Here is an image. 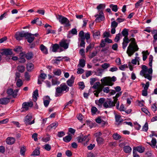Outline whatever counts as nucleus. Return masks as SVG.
<instances>
[{"instance_id": "ddd939ff", "label": "nucleus", "mask_w": 157, "mask_h": 157, "mask_svg": "<svg viewBox=\"0 0 157 157\" xmlns=\"http://www.w3.org/2000/svg\"><path fill=\"white\" fill-rule=\"evenodd\" d=\"M27 33L25 32L24 31L17 33L15 34V38L17 40H21L22 37H25Z\"/></svg>"}, {"instance_id": "b1692460", "label": "nucleus", "mask_w": 157, "mask_h": 157, "mask_svg": "<svg viewBox=\"0 0 157 157\" xmlns=\"http://www.w3.org/2000/svg\"><path fill=\"white\" fill-rule=\"evenodd\" d=\"M115 90H111L110 91V94L111 95H113L115 94L117 92V93L120 92L121 90V88L119 86H117L115 88Z\"/></svg>"}, {"instance_id": "9d476101", "label": "nucleus", "mask_w": 157, "mask_h": 157, "mask_svg": "<svg viewBox=\"0 0 157 157\" xmlns=\"http://www.w3.org/2000/svg\"><path fill=\"white\" fill-rule=\"evenodd\" d=\"M95 17H96L95 21L97 22H100L105 19L104 14L102 11L99 12V14L95 15Z\"/></svg>"}, {"instance_id": "13d9d810", "label": "nucleus", "mask_w": 157, "mask_h": 157, "mask_svg": "<svg viewBox=\"0 0 157 157\" xmlns=\"http://www.w3.org/2000/svg\"><path fill=\"white\" fill-rule=\"evenodd\" d=\"M118 23L115 21H112L111 23V28H115L117 26Z\"/></svg>"}, {"instance_id": "412c9836", "label": "nucleus", "mask_w": 157, "mask_h": 157, "mask_svg": "<svg viewBox=\"0 0 157 157\" xmlns=\"http://www.w3.org/2000/svg\"><path fill=\"white\" fill-rule=\"evenodd\" d=\"M1 53L2 55H3L6 56L11 55L13 54L12 50L10 49H4Z\"/></svg>"}, {"instance_id": "1a4fd4ad", "label": "nucleus", "mask_w": 157, "mask_h": 157, "mask_svg": "<svg viewBox=\"0 0 157 157\" xmlns=\"http://www.w3.org/2000/svg\"><path fill=\"white\" fill-rule=\"evenodd\" d=\"M103 107L106 108H111L115 106L113 101H112L110 99H108L103 104Z\"/></svg>"}, {"instance_id": "393cba45", "label": "nucleus", "mask_w": 157, "mask_h": 157, "mask_svg": "<svg viewBox=\"0 0 157 157\" xmlns=\"http://www.w3.org/2000/svg\"><path fill=\"white\" fill-rule=\"evenodd\" d=\"M10 101V99L7 98H4L0 99V104L2 105H6Z\"/></svg>"}, {"instance_id": "69168bd1", "label": "nucleus", "mask_w": 157, "mask_h": 157, "mask_svg": "<svg viewBox=\"0 0 157 157\" xmlns=\"http://www.w3.org/2000/svg\"><path fill=\"white\" fill-rule=\"evenodd\" d=\"M98 110L95 107H93L91 109L92 113L93 114H94L96 113Z\"/></svg>"}, {"instance_id": "c756f323", "label": "nucleus", "mask_w": 157, "mask_h": 157, "mask_svg": "<svg viewBox=\"0 0 157 157\" xmlns=\"http://www.w3.org/2000/svg\"><path fill=\"white\" fill-rule=\"evenodd\" d=\"M38 96V90L36 89V90L33 92V100L34 101H36L37 100V97Z\"/></svg>"}, {"instance_id": "774afa93", "label": "nucleus", "mask_w": 157, "mask_h": 157, "mask_svg": "<svg viewBox=\"0 0 157 157\" xmlns=\"http://www.w3.org/2000/svg\"><path fill=\"white\" fill-rule=\"evenodd\" d=\"M84 33L82 31H80L79 33V36L81 37V39H85Z\"/></svg>"}, {"instance_id": "bf43d9fd", "label": "nucleus", "mask_w": 157, "mask_h": 157, "mask_svg": "<svg viewBox=\"0 0 157 157\" xmlns=\"http://www.w3.org/2000/svg\"><path fill=\"white\" fill-rule=\"evenodd\" d=\"M14 51L16 52H18L21 51L22 50V47L21 46H19L16 47L13 49Z\"/></svg>"}, {"instance_id": "49530a36", "label": "nucleus", "mask_w": 157, "mask_h": 157, "mask_svg": "<svg viewBox=\"0 0 157 157\" xmlns=\"http://www.w3.org/2000/svg\"><path fill=\"white\" fill-rule=\"evenodd\" d=\"M40 154V152L39 148H37L33 151L32 154L33 155H39Z\"/></svg>"}, {"instance_id": "4be33fe9", "label": "nucleus", "mask_w": 157, "mask_h": 157, "mask_svg": "<svg viewBox=\"0 0 157 157\" xmlns=\"http://www.w3.org/2000/svg\"><path fill=\"white\" fill-rule=\"evenodd\" d=\"M131 40V39L129 40L128 38H124L123 39V42L122 43V48L124 49H125L127 46L128 43H129L130 41Z\"/></svg>"}, {"instance_id": "f03ea898", "label": "nucleus", "mask_w": 157, "mask_h": 157, "mask_svg": "<svg viewBox=\"0 0 157 157\" xmlns=\"http://www.w3.org/2000/svg\"><path fill=\"white\" fill-rule=\"evenodd\" d=\"M131 42L129 44L127 48V53L129 56H131L136 52L139 50V48L135 41V39L134 38L131 39Z\"/></svg>"}, {"instance_id": "6e6d98bb", "label": "nucleus", "mask_w": 157, "mask_h": 157, "mask_svg": "<svg viewBox=\"0 0 157 157\" xmlns=\"http://www.w3.org/2000/svg\"><path fill=\"white\" fill-rule=\"evenodd\" d=\"M110 66V64L108 63H104L101 65V67L104 69H106Z\"/></svg>"}, {"instance_id": "473e14b6", "label": "nucleus", "mask_w": 157, "mask_h": 157, "mask_svg": "<svg viewBox=\"0 0 157 157\" xmlns=\"http://www.w3.org/2000/svg\"><path fill=\"white\" fill-rule=\"evenodd\" d=\"M132 149L131 148L128 146H125L124 147V151L126 153L131 152Z\"/></svg>"}, {"instance_id": "ea45409f", "label": "nucleus", "mask_w": 157, "mask_h": 157, "mask_svg": "<svg viewBox=\"0 0 157 157\" xmlns=\"http://www.w3.org/2000/svg\"><path fill=\"white\" fill-rule=\"evenodd\" d=\"M98 53V51L97 50H95V51H93L90 54L89 56V58L90 59L93 58V57L96 56Z\"/></svg>"}, {"instance_id": "e433bc0d", "label": "nucleus", "mask_w": 157, "mask_h": 157, "mask_svg": "<svg viewBox=\"0 0 157 157\" xmlns=\"http://www.w3.org/2000/svg\"><path fill=\"white\" fill-rule=\"evenodd\" d=\"M52 85L59 84L60 83V82L58 80L57 78H52Z\"/></svg>"}, {"instance_id": "864d4df0", "label": "nucleus", "mask_w": 157, "mask_h": 157, "mask_svg": "<svg viewBox=\"0 0 157 157\" xmlns=\"http://www.w3.org/2000/svg\"><path fill=\"white\" fill-rule=\"evenodd\" d=\"M17 68L18 70L21 72H23L24 71L25 69V68L24 66L20 65L18 66Z\"/></svg>"}, {"instance_id": "39448f33", "label": "nucleus", "mask_w": 157, "mask_h": 157, "mask_svg": "<svg viewBox=\"0 0 157 157\" xmlns=\"http://www.w3.org/2000/svg\"><path fill=\"white\" fill-rule=\"evenodd\" d=\"M57 18L61 24L64 25L65 27H68L71 25L69 21L67 18L64 17L62 15H58L57 17Z\"/></svg>"}, {"instance_id": "72a5a7b5", "label": "nucleus", "mask_w": 157, "mask_h": 157, "mask_svg": "<svg viewBox=\"0 0 157 157\" xmlns=\"http://www.w3.org/2000/svg\"><path fill=\"white\" fill-rule=\"evenodd\" d=\"M23 84V81L20 79H17L16 85L18 87H21Z\"/></svg>"}, {"instance_id": "5fc2aeb1", "label": "nucleus", "mask_w": 157, "mask_h": 157, "mask_svg": "<svg viewBox=\"0 0 157 157\" xmlns=\"http://www.w3.org/2000/svg\"><path fill=\"white\" fill-rule=\"evenodd\" d=\"M105 99L101 98L99 99L98 101V105H101L102 104H104L105 102Z\"/></svg>"}, {"instance_id": "603ef678", "label": "nucleus", "mask_w": 157, "mask_h": 157, "mask_svg": "<svg viewBox=\"0 0 157 157\" xmlns=\"http://www.w3.org/2000/svg\"><path fill=\"white\" fill-rule=\"evenodd\" d=\"M142 85L143 87H144V89L147 90L149 86V83L148 82H147L146 83V84L142 83Z\"/></svg>"}, {"instance_id": "9b49d317", "label": "nucleus", "mask_w": 157, "mask_h": 157, "mask_svg": "<svg viewBox=\"0 0 157 157\" xmlns=\"http://www.w3.org/2000/svg\"><path fill=\"white\" fill-rule=\"evenodd\" d=\"M69 42L67 40H62L59 42V45L61 47L64 48V49H67L68 48Z\"/></svg>"}, {"instance_id": "5701e85b", "label": "nucleus", "mask_w": 157, "mask_h": 157, "mask_svg": "<svg viewBox=\"0 0 157 157\" xmlns=\"http://www.w3.org/2000/svg\"><path fill=\"white\" fill-rule=\"evenodd\" d=\"M75 78V77L73 76L72 75L70 79H69L67 81V83L69 86L71 87L73 86L74 83Z\"/></svg>"}, {"instance_id": "a211bd4d", "label": "nucleus", "mask_w": 157, "mask_h": 157, "mask_svg": "<svg viewBox=\"0 0 157 157\" xmlns=\"http://www.w3.org/2000/svg\"><path fill=\"white\" fill-rule=\"evenodd\" d=\"M44 104L45 107H47L51 100L49 97L48 96H44L43 98Z\"/></svg>"}, {"instance_id": "338daca9", "label": "nucleus", "mask_w": 157, "mask_h": 157, "mask_svg": "<svg viewBox=\"0 0 157 157\" xmlns=\"http://www.w3.org/2000/svg\"><path fill=\"white\" fill-rule=\"evenodd\" d=\"M26 151L25 148V147H23L21 148L20 150L21 154L24 155L25 154V151Z\"/></svg>"}, {"instance_id": "c9c22d12", "label": "nucleus", "mask_w": 157, "mask_h": 157, "mask_svg": "<svg viewBox=\"0 0 157 157\" xmlns=\"http://www.w3.org/2000/svg\"><path fill=\"white\" fill-rule=\"evenodd\" d=\"M71 139V135L70 136V135L67 136L65 137H64L63 138V141L67 143H68L69 142Z\"/></svg>"}, {"instance_id": "2eb2a0df", "label": "nucleus", "mask_w": 157, "mask_h": 157, "mask_svg": "<svg viewBox=\"0 0 157 157\" xmlns=\"http://www.w3.org/2000/svg\"><path fill=\"white\" fill-rule=\"evenodd\" d=\"M60 46L59 44H55L52 45V51L53 52H58L57 50H59V52H61L63 51V50L62 48H60Z\"/></svg>"}, {"instance_id": "a19ab883", "label": "nucleus", "mask_w": 157, "mask_h": 157, "mask_svg": "<svg viewBox=\"0 0 157 157\" xmlns=\"http://www.w3.org/2000/svg\"><path fill=\"white\" fill-rule=\"evenodd\" d=\"M113 138L116 140H119L121 138V136L117 133H114L112 136Z\"/></svg>"}, {"instance_id": "58836bf2", "label": "nucleus", "mask_w": 157, "mask_h": 157, "mask_svg": "<svg viewBox=\"0 0 157 157\" xmlns=\"http://www.w3.org/2000/svg\"><path fill=\"white\" fill-rule=\"evenodd\" d=\"M33 55L32 52L28 53L25 54V57L28 59H31L33 57Z\"/></svg>"}, {"instance_id": "4468645a", "label": "nucleus", "mask_w": 157, "mask_h": 157, "mask_svg": "<svg viewBox=\"0 0 157 157\" xmlns=\"http://www.w3.org/2000/svg\"><path fill=\"white\" fill-rule=\"evenodd\" d=\"M18 91V90H16L13 91L12 89L10 88L7 90V93L9 95H12L13 97L15 98L17 96Z\"/></svg>"}, {"instance_id": "de8ad7c7", "label": "nucleus", "mask_w": 157, "mask_h": 157, "mask_svg": "<svg viewBox=\"0 0 157 157\" xmlns=\"http://www.w3.org/2000/svg\"><path fill=\"white\" fill-rule=\"evenodd\" d=\"M105 7V5L103 4H100L97 7L98 10H99V12H100V10H104Z\"/></svg>"}, {"instance_id": "2f4dec72", "label": "nucleus", "mask_w": 157, "mask_h": 157, "mask_svg": "<svg viewBox=\"0 0 157 157\" xmlns=\"http://www.w3.org/2000/svg\"><path fill=\"white\" fill-rule=\"evenodd\" d=\"M122 34L124 38H128V30L126 29H124L122 32Z\"/></svg>"}, {"instance_id": "bb28decb", "label": "nucleus", "mask_w": 157, "mask_h": 157, "mask_svg": "<svg viewBox=\"0 0 157 157\" xmlns=\"http://www.w3.org/2000/svg\"><path fill=\"white\" fill-rule=\"evenodd\" d=\"M133 149H135V152L136 153V151H138L140 153H142L144 151V147L141 146H138L133 148Z\"/></svg>"}, {"instance_id": "7ed1b4c3", "label": "nucleus", "mask_w": 157, "mask_h": 157, "mask_svg": "<svg viewBox=\"0 0 157 157\" xmlns=\"http://www.w3.org/2000/svg\"><path fill=\"white\" fill-rule=\"evenodd\" d=\"M69 88L66 85L65 83H63L59 86L56 88L55 96L56 97L60 96L64 92L65 93L68 92Z\"/></svg>"}, {"instance_id": "a878e982", "label": "nucleus", "mask_w": 157, "mask_h": 157, "mask_svg": "<svg viewBox=\"0 0 157 157\" xmlns=\"http://www.w3.org/2000/svg\"><path fill=\"white\" fill-rule=\"evenodd\" d=\"M40 49L41 51L44 54H47L48 53V51L46 47L43 44L40 45Z\"/></svg>"}, {"instance_id": "f8f14e48", "label": "nucleus", "mask_w": 157, "mask_h": 157, "mask_svg": "<svg viewBox=\"0 0 157 157\" xmlns=\"http://www.w3.org/2000/svg\"><path fill=\"white\" fill-rule=\"evenodd\" d=\"M122 92H120L117 93L115 96L113 97V102L114 103L115 105V104H116V107L117 109H118L119 108V102L118 101V98H119L121 95Z\"/></svg>"}, {"instance_id": "20e7f679", "label": "nucleus", "mask_w": 157, "mask_h": 157, "mask_svg": "<svg viewBox=\"0 0 157 157\" xmlns=\"http://www.w3.org/2000/svg\"><path fill=\"white\" fill-rule=\"evenodd\" d=\"M116 80V78L113 76L112 78L109 77L103 78L101 79V81L104 85L112 86L113 84V82Z\"/></svg>"}, {"instance_id": "e2e57ef3", "label": "nucleus", "mask_w": 157, "mask_h": 157, "mask_svg": "<svg viewBox=\"0 0 157 157\" xmlns=\"http://www.w3.org/2000/svg\"><path fill=\"white\" fill-rule=\"evenodd\" d=\"M65 135V132L63 131L59 132L57 133V136L59 137H61Z\"/></svg>"}, {"instance_id": "3c124183", "label": "nucleus", "mask_w": 157, "mask_h": 157, "mask_svg": "<svg viewBox=\"0 0 157 157\" xmlns=\"http://www.w3.org/2000/svg\"><path fill=\"white\" fill-rule=\"evenodd\" d=\"M148 128V124L147 122H146L142 128V131L145 132H147Z\"/></svg>"}, {"instance_id": "cd10ccee", "label": "nucleus", "mask_w": 157, "mask_h": 157, "mask_svg": "<svg viewBox=\"0 0 157 157\" xmlns=\"http://www.w3.org/2000/svg\"><path fill=\"white\" fill-rule=\"evenodd\" d=\"M100 32L98 31H94L93 33V36L94 38L99 39L100 36Z\"/></svg>"}, {"instance_id": "6ab92c4d", "label": "nucleus", "mask_w": 157, "mask_h": 157, "mask_svg": "<svg viewBox=\"0 0 157 157\" xmlns=\"http://www.w3.org/2000/svg\"><path fill=\"white\" fill-rule=\"evenodd\" d=\"M58 125V123L57 122H55L48 126L47 127V130L51 131L52 129H55Z\"/></svg>"}, {"instance_id": "423d86ee", "label": "nucleus", "mask_w": 157, "mask_h": 157, "mask_svg": "<svg viewBox=\"0 0 157 157\" xmlns=\"http://www.w3.org/2000/svg\"><path fill=\"white\" fill-rule=\"evenodd\" d=\"M33 117L32 114V113H29L25 117L24 119V121L25 124L26 125H31L33 124L35 122L34 119H33L32 121H31Z\"/></svg>"}, {"instance_id": "0eeeda50", "label": "nucleus", "mask_w": 157, "mask_h": 157, "mask_svg": "<svg viewBox=\"0 0 157 157\" xmlns=\"http://www.w3.org/2000/svg\"><path fill=\"white\" fill-rule=\"evenodd\" d=\"M91 137L90 135L88 134L87 136H85L83 137H78L77 138V140L78 142L81 143L84 145H86L87 143L90 139Z\"/></svg>"}, {"instance_id": "aec40b11", "label": "nucleus", "mask_w": 157, "mask_h": 157, "mask_svg": "<svg viewBox=\"0 0 157 157\" xmlns=\"http://www.w3.org/2000/svg\"><path fill=\"white\" fill-rule=\"evenodd\" d=\"M15 141V138L13 137H9L6 140V144L9 145H12L14 143Z\"/></svg>"}, {"instance_id": "09e8293b", "label": "nucleus", "mask_w": 157, "mask_h": 157, "mask_svg": "<svg viewBox=\"0 0 157 157\" xmlns=\"http://www.w3.org/2000/svg\"><path fill=\"white\" fill-rule=\"evenodd\" d=\"M103 72V70L100 69H98L95 72V74L98 76H101Z\"/></svg>"}, {"instance_id": "f3484780", "label": "nucleus", "mask_w": 157, "mask_h": 157, "mask_svg": "<svg viewBox=\"0 0 157 157\" xmlns=\"http://www.w3.org/2000/svg\"><path fill=\"white\" fill-rule=\"evenodd\" d=\"M25 38L27 39L28 42L29 43L32 42L34 39V35L28 33H27Z\"/></svg>"}, {"instance_id": "7c9ffc66", "label": "nucleus", "mask_w": 157, "mask_h": 157, "mask_svg": "<svg viewBox=\"0 0 157 157\" xmlns=\"http://www.w3.org/2000/svg\"><path fill=\"white\" fill-rule=\"evenodd\" d=\"M34 68L33 64L31 63H28L26 65V68L28 71H31Z\"/></svg>"}, {"instance_id": "052dcab7", "label": "nucleus", "mask_w": 157, "mask_h": 157, "mask_svg": "<svg viewBox=\"0 0 157 157\" xmlns=\"http://www.w3.org/2000/svg\"><path fill=\"white\" fill-rule=\"evenodd\" d=\"M94 44H90L88 46H87L86 48V52L90 50L91 49L94 47Z\"/></svg>"}, {"instance_id": "37998d69", "label": "nucleus", "mask_w": 157, "mask_h": 157, "mask_svg": "<svg viewBox=\"0 0 157 157\" xmlns=\"http://www.w3.org/2000/svg\"><path fill=\"white\" fill-rule=\"evenodd\" d=\"M47 77V75L45 74L44 73H42L40 74V75L38 77V78L39 79H43V81Z\"/></svg>"}, {"instance_id": "f257e3e1", "label": "nucleus", "mask_w": 157, "mask_h": 157, "mask_svg": "<svg viewBox=\"0 0 157 157\" xmlns=\"http://www.w3.org/2000/svg\"><path fill=\"white\" fill-rule=\"evenodd\" d=\"M153 57L150 55L149 58V65L151 67L148 69L147 66L145 65H143L142 67V70L140 72L141 75L144 76L145 78L148 79L149 81H151L152 78V62Z\"/></svg>"}, {"instance_id": "dca6fc26", "label": "nucleus", "mask_w": 157, "mask_h": 157, "mask_svg": "<svg viewBox=\"0 0 157 157\" xmlns=\"http://www.w3.org/2000/svg\"><path fill=\"white\" fill-rule=\"evenodd\" d=\"M114 114L115 116V124L117 125H119L123 121V120L121 118V116L115 113H114Z\"/></svg>"}, {"instance_id": "c85d7f7f", "label": "nucleus", "mask_w": 157, "mask_h": 157, "mask_svg": "<svg viewBox=\"0 0 157 157\" xmlns=\"http://www.w3.org/2000/svg\"><path fill=\"white\" fill-rule=\"evenodd\" d=\"M86 64V61L83 59H80L79 60V64L78 65V67H83Z\"/></svg>"}, {"instance_id": "c03bdc74", "label": "nucleus", "mask_w": 157, "mask_h": 157, "mask_svg": "<svg viewBox=\"0 0 157 157\" xmlns=\"http://www.w3.org/2000/svg\"><path fill=\"white\" fill-rule=\"evenodd\" d=\"M110 7L113 11L115 12H117V6L116 5L111 4L110 5Z\"/></svg>"}, {"instance_id": "0e129e2a", "label": "nucleus", "mask_w": 157, "mask_h": 157, "mask_svg": "<svg viewBox=\"0 0 157 157\" xmlns=\"http://www.w3.org/2000/svg\"><path fill=\"white\" fill-rule=\"evenodd\" d=\"M120 33H118L116 35V37L114 39V40L116 42L118 41L120 39V36H121Z\"/></svg>"}, {"instance_id": "8fccbe9b", "label": "nucleus", "mask_w": 157, "mask_h": 157, "mask_svg": "<svg viewBox=\"0 0 157 157\" xmlns=\"http://www.w3.org/2000/svg\"><path fill=\"white\" fill-rule=\"evenodd\" d=\"M144 0H139L135 4V7L136 8H138L140 5L142 4Z\"/></svg>"}, {"instance_id": "79ce46f5", "label": "nucleus", "mask_w": 157, "mask_h": 157, "mask_svg": "<svg viewBox=\"0 0 157 157\" xmlns=\"http://www.w3.org/2000/svg\"><path fill=\"white\" fill-rule=\"evenodd\" d=\"M50 136L47 135L42 139V140L45 142H47L50 140Z\"/></svg>"}, {"instance_id": "f704fd0d", "label": "nucleus", "mask_w": 157, "mask_h": 157, "mask_svg": "<svg viewBox=\"0 0 157 157\" xmlns=\"http://www.w3.org/2000/svg\"><path fill=\"white\" fill-rule=\"evenodd\" d=\"M61 71L60 69H57L54 70L53 73L55 75L59 76L61 74Z\"/></svg>"}, {"instance_id": "4d7b16f0", "label": "nucleus", "mask_w": 157, "mask_h": 157, "mask_svg": "<svg viewBox=\"0 0 157 157\" xmlns=\"http://www.w3.org/2000/svg\"><path fill=\"white\" fill-rule=\"evenodd\" d=\"M25 79L27 81L30 80V75L29 73L27 72H25Z\"/></svg>"}, {"instance_id": "4c0bfd02", "label": "nucleus", "mask_w": 157, "mask_h": 157, "mask_svg": "<svg viewBox=\"0 0 157 157\" xmlns=\"http://www.w3.org/2000/svg\"><path fill=\"white\" fill-rule=\"evenodd\" d=\"M151 144H150V143H148L152 147H155L156 144V140L155 138H152L151 141Z\"/></svg>"}, {"instance_id": "680f3d73", "label": "nucleus", "mask_w": 157, "mask_h": 157, "mask_svg": "<svg viewBox=\"0 0 157 157\" xmlns=\"http://www.w3.org/2000/svg\"><path fill=\"white\" fill-rule=\"evenodd\" d=\"M96 140L98 143L99 144H101L104 141V139L100 137H98L97 138Z\"/></svg>"}, {"instance_id": "6e6552de", "label": "nucleus", "mask_w": 157, "mask_h": 157, "mask_svg": "<svg viewBox=\"0 0 157 157\" xmlns=\"http://www.w3.org/2000/svg\"><path fill=\"white\" fill-rule=\"evenodd\" d=\"M33 103L32 101L23 102L22 104V107L21 108V112L27 111L29 109V108L33 106Z\"/></svg>"}, {"instance_id": "a18cd8bd", "label": "nucleus", "mask_w": 157, "mask_h": 157, "mask_svg": "<svg viewBox=\"0 0 157 157\" xmlns=\"http://www.w3.org/2000/svg\"><path fill=\"white\" fill-rule=\"evenodd\" d=\"M43 148L47 151H49L51 148V145L48 144H46L43 147Z\"/></svg>"}]
</instances>
